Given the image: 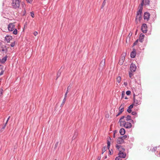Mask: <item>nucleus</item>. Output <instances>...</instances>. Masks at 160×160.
Segmentation results:
<instances>
[{"label": "nucleus", "instance_id": "1", "mask_svg": "<svg viewBox=\"0 0 160 160\" xmlns=\"http://www.w3.org/2000/svg\"><path fill=\"white\" fill-rule=\"evenodd\" d=\"M125 116H122L120 118L119 122L120 123V125L121 126L127 128H129L132 127V124L131 122H126L125 120H122Z\"/></svg>", "mask_w": 160, "mask_h": 160}, {"label": "nucleus", "instance_id": "2", "mask_svg": "<svg viewBox=\"0 0 160 160\" xmlns=\"http://www.w3.org/2000/svg\"><path fill=\"white\" fill-rule=\"evenodd\" d=\"M143 0L142 3L141 4V6L139 7V10L137 11V15L136 18V22L137 24L140 22V20L142 19V4L143 3Z\"/></svg>", "mask_w": 160, "mask_h": 160}, {"label": "nucleus", "instance_id": "3", "mask_svg": "<svg viewBox=\"0 0 160 160\" xmlns=\"http://www.w3.org/2000/svg\"><path fill=\"white\" fill-rule=\"evenodd\" d=\"M142 98L141 97L138 96H135V94H133V99L134 102L133 104V105H134L136 106H138L141 103V100Z\"/></svg>", "mask_w": 160, "mask_h": 160}, {"label": "nucleus", "instance_id": "4", "mask_svg": "<svg viewBox=\"0 0 160 160\" xmlns=\"http://www.w3.org/2000/svg\"><path fill=\"white\" fill-rule=\"evenodd\" d=\"M15 26L13 23H10L8 26V29L9 31H12L14 30L13 32V34L14 35H16L17 34V29H15Z\"/></svg>", "mask_w": 160, "mask_h": 160}, {"label": "nucleus", "instance_id": "5", "mask_svg": "<svg viewBox=\"0 0 160 160\" xmlns=\"http://www.w3.org/2000/svg\"><path fill=\"white\" fill-rule=\"evenodd\" d=\"M12 5L14 8H19L20 7L19 0H13Z\"/></svg>", "mask_w": 160, "mask_h": 160}, {"label": "nucleus", "instance_id": "6", "mask_svg": "<svg viewBox=\"0 0 160 160\" xmlns=\"http://www.w3.org/2000/svg\"><path fill=\"white\" fill-rule=\"evenodd\" d=\"M136 69V66L133 63H132L130 66V71L133 72H135Z\"/></svg>", "mask_w": 160, "mask_h": 160}, {"label": "nucleus", "instance_id": "7", "mask_svg": "<svg viewBox=\"0 0 160 160\" xmlns=\"http://www.w3.org/2000/svg\"><path fill=\"white\" fill-rule=\"evenodd\" d=\"M142 32L144 33H146L147 31V25L146 24H143L141 28Z\"/></svg>", "mask_w": 160, "mask_h": 160}, {"label": "nucleus", "instance_id": "8", "mask_svg": "<svg viewBox=\"0 0 160 160\" xmlns=\"http://www.w3.org/2000/svg\"><path fill=\"white\" fill-rule=\"evenodd\" d=\"M8 48L5 45H3L2 47L1 48L0 51L1 52H5L6 53L8 52Z\"/></svg>", "mask_w": 160, "mask_h": 160}, {"label": "nucleus", "instance_id": "9", "mask_svg": "<svg viewBox=\"0 0 160 160\" xmlns=\"http://www.w3.org/2000/svg\"><path fill=\"white\" fill-rule=\"evenodd\" d=\"M150 18V14L148 12H146L144 14V18L146 21H148Z\"/></svg>", "mask_w": 160, "mask_h": 160}, {"label": "nucleus", "instance_id": "10", "mask_svg": "<svg viewBox=\"0 0 160 160\" xmlns=\"http://www.w3.org/2000/svg\"><path fill=\"white\" fill-rule=\"evenodd\" d=\"M117 142L118 144H122L124 142V141L121 137L118 138L117 140Z\"/></svg>", "mask_w": 160, "mask_h": 160}, {"label": "nucleus", "instance_id": "11", "mask_svg": "<svg viewBox=\"0 0 160 160\" xmlns=\"http://www.w3.org/2000/svg\"><path fill=\"white\" fill-rule=\"evenodd\" d=\"M12 39V37L11 36L7 35L5 37V40L7 42H9Z\"/></svg>", "mask_w": 160, "mask_h": 160}, {"label": "nucleus", "instance_id": "12", "mask_svg": "<svg viewBox=\"0 0 160 160\" xmlns=\"http://www.w3.org/2000/svg\"><path fill=\"white\" fill-rule=\"evenodd\" d=\"M131 116L129 115H128L126 117H125L124 118H125L124 120L126 121V122L129 121L130 122H131L132 121V120L131 119Z\"/></svg>", "mask_w": 160, "mask_h": 160}, {"label": "nucleus", "instance_id": "13", "mask_svg": "<svg viewBox=\"0 0 160 160\" xmlns=\"http://www.w3.org/2000/svg\"><path fill=\"white\" fill-rule=\"evenodd\" d=\"M119 157H120L121 158H125L126 157V154L124 153L123 152L120 151L119 152L118 154Z\"/></svg>", "mask_w": 160, "mask_h": 160}, {"label": "nucleus", "instance_id": "14", "mask_svg": "<svg viewBox=\"0 0 160 160\" xmlns=\"http://www.w3.org/2000/svg\"><path fill=\"white\" fill-rule=\"evenodd\" d=\"M136 50L135 49H133V51L131 52V57L132 58H134L136 56Z\"/></svg>", "mask_w": 160, "mask_h": 160}, {"label": "nucleus", "instance_id": "15", "mask_svg": "<svg viewBox=\"0 0 160 160\" xmlns=\"http://www.w3.org/2000/svg\"><path fill=\"white\" fill-rule=\"evenodd\" d=\"M125 106V105L124 103H122L119 108V111L123 112L124 111V108Z\"/></svg>", "mask_w": 160, "mask_h": 160}, {"label": "nucleus", "instance_id": "16", "mask_svg": "<svg viewBox=\"0 0 160 160\" xmlns=\"http://www.w3.org/2000/svg\"><path fill=\"white\" fill-rule=\"evenodd\" d=\"M144 38V35L142 34H141L139 37V41L141 42H142Z\"/></svg>", "mask_w": 160, "mask_h": 160}, {"label": "nucleus", "instance_id": "17", "mask_svg": "<svg viewBox=\"0 0 160 160\" xmlns=\"http://www.w3.org/2000/svg\"><path fill=\"white\" fill-rule=\"evenodd\" d=\"M133 104H132L131 105H130L128 108V109L127 111V112L129 113H130L132 112L131 109L133 107Z\"/></svg>", "mask_w": 160, "mask_h": 160}, {"label": "nucleus", "instance_id": "18", "mask_svg": "<svg viewBox=\"0 0 160 160\" xmlns=\"http://www.w3.org/2000/svg\"><path fill=\"white\" fill-rule=\"evenodd\" d=\"M142 1H143V0H142ZM149 2H150L149 0H145V1H144V0H143V3L142 5L143 4H145V5H149ZM142 3V2L141 4Z\"/></svg>", "mask_w": 160, "mask_h": 160}, {"label": "nucleus", "instance_id": "19", "mask_svg": "<svg viewBox=\"0 0 160 160\" xmlns=\"http://www.w3.org/2000/svg\"><path fill=\"white\" fill-rule=\"evenodd\" d=\"M0 70L1 71L0 73V76H1L3 74L5 70L4 69V66L2 65V68L0 67Z\"/></svg>", "mask_w": 160, "mask_h": 160}, {"label": "nucleus", "instance_id": "20", "mask_svg": "<svg viewBox=\"0 0 160 160\" xmlns=\"http://www.w3.org/2000/svg\"><path fill=\"white\" fill-rule=\"evenodd\" d=\"M119 132L121 135H123L125 133V131L124 128H122L120 129Z\"/></svg>", "mask_w": 160, "mask_h": 160}, {"label": "nucleus", "instance_id": "21", "mask_svg": "<svg viewBox=\"0 0 160 160\" xmlns=\"http://www.w3.org/2000/svg\"><path fill=\"white\" fill-rule=\"evenodd\" d=\"M105 59H103L101 61V62L100 64V66L102 67V68H103L105 65Z\"/></svg>", "mask_w": 160, "mask_h": 160}, {"label": "nucleus", "instance_id": "22", "mask_svg": "<svg viewBox=\"0 0 160 160\" xmlns=\"http://www.w3.org/2000/svg\"><path fill=\"white\" fill-rule=\"evenodd\" d=\"M7 57L6 56L5 57H3L2 59H1V63H4L7 60Z\"/></svg>", "mask_w": 160, "mask_h": 160}, {"label": "nucleus", "instance_id": "23", "mask_svg": "<svg viewBox=\"0 0 160 160\" xmlns=\"http://www.w3.org/2000/svg\"><path fill=\"white\" fill-rule=\"evenodd\" d=\"M121 138H122L123 141H124L125 140H127L128 139L129 137L128 136L125 135L121 137Z\"/></svg>", "mask_w": 160, "mask_h": 160}, {"label": "nucleus", "instance_id": "24", "mask_svg": "<svg viewBox=\"0 0 160 160\" xmlns=\"http://www.w3.org/2000/svg\"><path fill=\"white\" fill-rule=\"evenodd\" d=\"M116 80H117V82L118 83H119L121 82V77H120V76L116 78Z\"/></svg>", "mask_w": 160, "mask_h": 160}, {"label": "nucleus", "instance_id": "25", "mask_svg": "<svg viewBox=\"0 0 160 160\" xmlns=\"http://www.w3.org/2000/svg\"><path fill=\"white\" fill-rule=\"evenodd\" d=\"M125 95V94L124 91H122V98H121V99H122V98H124V97Z\"/></svg>", "mask_w": 160, "mask_h": 160}, {"label": "nucleus", "instance_id": "26", "mask_svg": "<svg viewBox=\"0 0 160 160\" xmlns=\"http://www.w3.org/2000/svg\"><path fill=\"white\" fill-rule=\"evenodd\" d=\"M7 124V122H6L5 124L3 126V127H2V128L1 129V130L3 131L4 129L6 127Z\"/></svg>", "mask_w": 160, "mask_h": 160}, {"label": "nucleus", "instance_id": "27", "mask_svg": "<svg viewBox=\"0 0 160 160\" xmlns=\"http://www.w3.org/2000/svg\"><path fill=\"white\" fill-rule=\"evenodd\" d=\"M107 150V148L105 147H104L102 149V153L103 154V153L105 152Z\"/></svg>", "mask_w": 160, "mask_h": 160}, {"label": "nucleus", "instance_id": "28", "mask_svg": "<svg viewBox=\"0 0 160 160\" xmlns=\"http://www.w3.org/2000/svg\"><path fill=\"white\" fill-rule=\"evenodd\" d=\"M15 45V41L13 42H12L11 44H10V46L12 47H14Z\"/></svg>", "mask_w": 160, "mask_h": 160}, {"label": "nucleus", "instance_id": "29", "mask_svg": "<svg viewBox=\"0 0 160 160\" xmlns=\"http://www.w3.org/2000/svg\"><path fill=\"white\" fill-rule=\"evenodd\" d=\"M133 76V74L131 72H129V77L130 78H132V77Z\"/></svg>", "mask_w": 160, "mask_h": 160}, {"label": "nucleus", "instance_id": "30", "mask_svg": "<svg viewBox=\"0 0 160 160\" xmlns=\"http://www.w3.org/2000/svg\"><path fill=\"white\" fill-rule=\"evenodd\" d=\"M66 98H64L63 99V101H62V105H63L64 104L65 102L66 101Z\"/></svg>", "mask_w": 160, "mask_h": 160}, {"label": "nucleus", "instance_id": "31", "mask_svg": "<svg viewBox=\"0 0 160 160\" xmlns=\"http://www.w3.org/2000/svg\"><path fill=\"white\" fill-rule=\"evenodd\" d=\"M107 144H108L107 148H108V149L109 148L110 146V142H109L108 141Z\"/></svg>", "mask_w": 160, "mask_h": 160}, {"label": "nucleus", "instance_id": "32", "mask_svg": "<svg viewBox=\"0 0 160 160\" xmlns=\"http://www.w3.org/2000/svg\"><path fill=\"white\" fill-rule=\"evenodd\" d=\"M26 1L27 3H31L32 2L33 0H26Z\"/></svg>", "mask_w": 160, "mask_h": 160}, {"label": "nucleus", "instance_id": "33", "mask_svg": "<svg viewBox=\"0 0 160 160\" xmlns=\"http://www.w3.org/2000/svg\"><path fill=\"white\" fill-rule=\"evenodd\" d=\"M115 160H122V159L121 157L118 156L116 158Z\"/></svg>", "mask_w": 160, "mask_h": 160}, {"label": "nucleus", "instance_id": "34", "mask_svg": "<svg viewBox=\"0 0 160 160\" xmlns=\"http://www.w3.org/2000/svg\"><path fill=\"white\" fill-rule=\"evenodd\" d=\"M3 93V90L2 89H1L0 91V96H2Z\"/></svg>", "mask_w": 160, "mask_h": 160}, {"label": "nucleus", "instance_id": "35", "mask_svg": "<svg viewBox=\"0 0 160 160\" xmlns=\"http://www.w3.org/2000/svg\"><path fill=\"white\" fill-rule=\"evenodd\" d=\"M131 92L130 91H128L126 92V94L127 95H129L131 94Z\"/></svg>", "mask_w": 160, "mask_h": 160}, {"label": "nucleus", "instance_id": "36", "mask_svg": "<svg viewBox=\"0 0 160 160\" xmlns=\"http://www.w3.org/2000/svg\"><path fill=\"white\" fill-rule=\"evenodd\" d=\"M31 16L32 17V18L34 17V13L33 12H31Z\"/></svg>", "mask_w": 160, "mask_h": 160}, {"label": "nucleus", "instance_id": "37", "mask_svg": "<svg viewBox=\"0 0 160 160\" xmlns=\"http://www.w3.org/2000/svg\"><path fill=\"white\" fill-rule=\"evenodd\" d=\"M138 42V40H137L135 42L133 43V46H135L137 45V43Z\"/></svg>", "mask_w": 160, "mask_h": 160}, {"label": "nucleus", "instance_id": "38", "mask_svg": "<svg viewBox=\"0 0 160 160\" xmlns=\"http://www.w3.org/2000/svg\"><path fill=\"white\" fill-rule=\"evenodd\" d=\"M121 147V146H120V145H118V144H116V147L117 148L119 149Z\"/></svg>", "mask_w": 160, "mask_h": 160}, {"label": "nucleus", "instance_id": "39", "mask_svg": "<svg viewBox=\"0 0 160 160\" xmlns=\"http://www.w3.org/2000/svg\"><path fill=\"white\" fill-rule=\"evenodd\" d=\"M68 90H67V92H66L65 94V95L64 98H66L67 96V95L68 93Z\"/></svg>", "mask_w": 160, "mask_h": 160}, {"label": "nucleus", "instance_id": "40", "mask_svg": "<svg viewBox=\"0 0 160 160\" xmlns=\"http://www.w3.org/2000/svg\"><path fill=\"white\" fill-rule=\"evenodd\" d=\"M132 115H136L137 113H136V112H132Z\"/></svg>", "mask_w": 160, "mask_h": 160}, {"label": "nucleus", "instance_id": "41", "mask_svg": "<svg viewBox=\"0 0 160 160\" xmlns=\"http://www.w3.org/2000/svg\"><path fill=\"white\" fill-rule=\"evenodd\" d=\"M27 22H26L24 24V28H27Z\"/></svg>", "mask_w": 160, "mask_h": 160}, {"label": "nucleus", "instance_id": "42", "mask_svg": "<svg viewBox=\"0 0 160 160\" xmlns=\"http://www.w3.org/2000/svg\"><path fill=\"white\" fill-rule=\"evenodd\" d=\"M122 112L119 111V112L118 113V114L116 115L117 117L119 115H120Z\"/></svg>", "mask_w": 160, "mask_h": 160}, {"label": "nucleus", "instance_id": "43", "mask_svg": "<svg viewBox=\"0 0 160 160\" xmlns=\"http://www.w3.org/2000/svg\"><path fill=\"white\" fill-rule=\"evenodd\" d=\"M58 142H57L55 144V148H56L57 147V146L58 145Z\"/></svg>", "mask_w": 160, "mask_h": 160}, {"label": "nucleus", "instance_id": "44", "mask_svg": "<svg viewBox=\"0 0 160 160\" xmlns=\"http://www.w3.org/2000/svg\"><path fill=\"white\" fill-rule=\"evenodd\" d=\"M3 44L2 42H0V48L2 47V46H3Z\"/></svg>", "mask_w": 160, "mask_h": 160}, {"label": "nucleus", "instance_id": "45", "mask_svg": "<svg viewBox=\"0 0 160 160\" xmlns=\"http://www.w3.org/2000/svg\"><path fill=\"white\" fill-rule=\"evenodd\" d=\"M34 34L35 36H37L38 34V32H34Z\"/></svg>", "mask_w": 160, "mask_h": 160}, {"label": "nucleus", "instance_id": "46", "mask_svg": "<svg viewBox=\"0 0 160 160\" xmlns=\"http://www.w3.org/2000/svg\"><path fill=\"white\" fill-rule=\"evenodd\" d=\"M120 61H121V60L119 61V63H120L121 64H122V62H123V59H122V62H120Z\"/></svg>", "mask_w": 160, "mask_h": 160}, {"label": "nucleus", "instance_id": "47", "mask_svg": "<svg viewBox=\"0 0 160 160\" xmlns=\"http://www.w3.org/2000/svg\"><path fill=\"white\" fill-rule=\"evenodd\" d=\"M10 116H9V117H8V119H7V121H6V122H7H7H8V121L9 120V119H10Z\"/></svg>", "mask_w": 160, "mask_h": 160}, {"label": "nucleus", "instance_id": "48", "mask_svg": "<svg viewBox=\"0 0 160 160\" xmlns=\"http://www.w3.org/2000/svg\"><path fill=\"white\" fill-rule=\"evenodd\" d=\"M116 132H117V131H115V132H114V133L113 136V138H115V134Z\"/></svg>", "mask_w": 160, "mask_h": 160}, {"label": "nucleus", "instance_id": "49", "mask_svg": "<svg viewBox=\"0 0 160 160\" xmlns=\"http://www.w3.org/2000/svg\"><path fill=\"white\" fill-rule=\"evenodd\" d=\"M124 85H125L126 86V85H127L128 83H127V82H124Z\"/></svg>", "mask_w": 160, "mask_h": 160}, {"label": "nucleus", "instance_id": "50", "mask_svg": "<svg viewBox=\"0 0 160 160\" xmlns=\"http://www.w3.org/2000/svg\"><path fill=\"white\" fill-rule=\"evenodd\" d=\"M57 75H58V77H57V79L59 77V76L60 75V73L59 74H58Z\"/></svg>", "mask_w": 160, "mask_h": 160}, {"label": "nucleus", "instance_id": "51", "mask_svg": "<svg viewBox=\"0 0 160 160\" xmlns=\"http://www.w3.org/2000/svg\"><path fill=\"white\" fill-rule=\"evenodd\" d=\"M71 87H70V86H68L67 88V90H68V89H70V88Z\"/></svg>", "mask_w": 160, "mask_h": 160}, {"label": "nucleus", "instance_id": "52", "mask_svg": "<svg viewBox=\"0 0 160 160\" xmlns=\"http://www.w3.org/2000/svg\"><path fill=\"white\" fill-rule=\"evenodd\" d=\"M101 158L100 157H98V160H100Z\"/></svg>", "mask_w": 160, "mask_h": 160}, {"label": "nucleus", "instance_id": "53", "mask_svg": "<svg viewBox=\"0 0 160 160\" xmlns=\"http://www.w3.org/2000/svg\"><path fill=\"white\" fill-rule=\"evenodd\" d=\"M109 153L110 154H111V151L109 150Z\"/></svg>", "mask_w": 160, "mask_h": 160}, {"label": "nucleus", "instance_id": "54", "mask_svg": "<svg viewBox=\"0 0 160 160\" xmlns=\"http://www.w3.org/2000/svg\"><path fill=\"white\" fill-rule=\"evenodd\" d=\"M0 67H1L2 68V65L0 64Z\"/></svg>", "mask_w": 160, "mask_h": 160}, {"label": "nucleus", "instance_id": "55", "mask_svg": "<svg viewBox=\"0 0 160 160\" xmlns=\"http://www.w3.org/2000/svg\"><path fill=\"white\" fill-rule=\"evenodd\" d=\"M128 99V98H127V97H126L125 98V99Z\"/></svg>", "mask_w": 160, "mask_h": 160}, {"label": "nucleus", "instance_id": "56", "mask_svg": "<svg viewBox=\"0 0 160 160\" xmlns=\"http://www.w3.org/2000/svg\"><path fill=\"white\" fill-rule=\"evenodd\" d=\"M107 158V156H105V159H106V158Z\"/></svg>", "mask_w": 160, "mask_h": 160}, {"label": "nucleus", "instance_id": "57", "mask_svg": "<svg viewBox=\"0 0 160 160\" xmlns=\"http://www.w3.org/2000/svg\"><path fill=\"white\" fill-rule=\"evenodd\" d=\"M0 62L1 63V59L0 58Z\"/></svg>", "mask_w": 160, "mask_h": 160}, {"label": "nucleus", "instance_id": "58", "mask_svg": "<svg viewBox=\"0 0 160 160\" xmlns=\"http://www.w3.org/2000/svg\"><path fill=\"white\" fill-rule=\"evenodd\" d=\"M75 138H74V136H73V137H72V138H73H73L74 139Z\"/></svg>", "mask_w": 160, "mask_h": 160}, {"label": "nucleus", "instance_id": "59", "mask_svg": "<svg viewBox=\"0 0 160 160\" xmlns=\"http://www.w3.org/2000/svg\"><path fill=\"white\" fill-rule=\"evenodd\" d=\"M75 134H76L77 135V133H75Z\"/></svg>", "mask_w": 160, "mask_h": 160}, {"label": "nucleus", "instance_id": "60", "mask_svg": "<svg viewBox=\"0 0 160 160\" xmlns=\"http://www.w3.org/2000/svg\"><path fill=\"white\" fill-rule=\"evenodd\" d=\"M123 151H124V149H123Z\"/></svg>", "mask_w": 160, "mask_h": 160}, {"label": "nucleus", "instance_id": "61", "mask_svg": "<svg viewBox=\"0 0 160 160\" xmlns=\"http://www.w3.org/2000/svg\"><path fill=\"white\" fill-rule=\"evenodd\" d=\"M54 160H57V159H55Z\"/></svg>", "mask_w": 160, "mask_h": 160}]
</instances>
